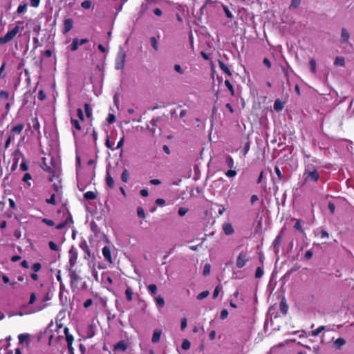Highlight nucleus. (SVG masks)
Returning <instances> with one entry per match:
<instances>
[{
    "label": "nucleus",
    "mask_w": 354,
    "mask_h": 354,
    "mask_svg": "<svg viewBox=\"0 0 354 354\" xmlns=\"http://www.w3.org/2000/svg\"><path fill=\"white\" fill-rule=\"evenodd\" d=\"M41 167L44 171L48 172L50 175L49 177V181L53 182L55 178V169L46 163V158L45 157L41 158Z\"/></svg>",
    "instance_id": "nucleus-4"
},
{
    "label": "nucleus",
    "mask_w": 354,
    "mask_h": 354,
    "mask_svg": "<svg viewBox=\"0 0 354 354\" xmlns=\"http://www.w3.org/2000/svg\"><path fill=\"white\" fill-rule=\"evenodd\" d=\"M84 197L86 200L91 201L97 198V195L92 191L86 192L84 194Z\"/></svg>",
    "instance_id": "nucleus-23"
},
{
    "label": "nucleus",
    "mask_w": 354,
    "mask_h": 354,
    "mask_svg": "<svg viewBox=\"0 0 354 354\" xmlns=\"http://www.w3.org/2000/svg\"><path fill=\"white\" fill-rule=\"evenodd\" d=\"M150 43H151V46L153 48V49L155 50H158V41L156 39V37H151L150 38Z\"/></svg>",
    "instance_id": "nucleus-37"
},
{
    "label": "nucleus",
    "mask_w": 354,
    "mask_h": 354,
    "mask_svg": "<svg viewBox=\"0 0 354 354\" xmlns=\"http://www.w3.org/2000/svg\"><path fill=\"white\" fill-rule=\"evenodd\" d=\"M102 254H103L104 259L107 262H109V263H113L111 253V249H110L109 246L106 245L102 248Z\"/></svg>",
    "instance_id": "nucleus-13"
},
{
    "label": "nucleus",
    "mask_w": 354,
    "mask_h": 354,
    "mask_svg": "<svg viewBox=\"0 0 354 354\" xmlns=\"http://www.w3.org/2000/svg\"><path fill=\"white\" fill-rule=\"evenodd\" d=\"M46 97V95L43 90H40L38 93V99L39 100H44Z\"/></svg>",
    "instance_id": "nucleus-57"
},
{
    "label": "nucleus",
    "mask_w": 354,
    "mask_h": 354,
    "mask_svg": "<svg viewBox=\"0 0 354 354\" xmlns=\"http://www.w3.org/2000/svg\"><path fill=\"white\" fill-rule=\"evenodd\" d=\"M309 64L310 66L311 72L315 74L316 73V62H315V60L313 58L310 59L309 61Z\"/></svg>",
    "instance_id": "nucleus-41"
},
{
    "label": "nucleus",
    "mask_w": 354,
    "mask_h": 354,
    "mask_svg": "<svg viewBox=\"0 0 354 354\" xmlns=\"http://www.w3.org/2000/svg\"><path fill=\"white\" fill-rule=\"evenodd\" d=\"M126 297L128 301H131L133 296V291L130 287H128L125 290Z\"/></svg>",
    "instance_id": "nucleus-39"
},
{
    "label": "nucleus",
    "mask_w": 354,
    "mask_h": 354,
    "mask_svg": "<svg viewBox=\"0 0 354 354\" xmlns=\"http://www.w3.org/2000/svg\"><path fill=\"white\" fill-rule=\"evenodd\" d=\"M162 334V330L159 328H156L153 333L152 337H151V342L153 343H158L160 339V336Z\"/></svg>",
    "instance_id": "nucleus-18"
},
{
    "label": "nucleus",
    "mask_w": 354,
    "mask_h": 354,
    "mask_svg": "<svg viewBox=\"0 0 354 354\" xmlns=\"http://www.w3.org/2000/svg\"><path fill=\"white\" fill-rule=\"evenodd\" d=\"M79 46V39L77 38H74L73 39L72 44L69 46V48L71 51H75L78 49Z\"/></svg>",
    "instance_id": "nucleus-25"
},
{
    "label": "nucleus",
    "mask_w": 354,
    "mask_h": 354,
    "mask_svg": "<svg viewBox=\"0 0 354 354\" xmlns=\"http://www.w3.org/2000/svg\"><path fill=\"white\" fill-rule=\"evenodd\" d=\"M84 110L86 117L91 118L92 117V108L89 104L86 103L84 104Z\"/></svg>",
    "instance_id": "nucleus-30"
},
{
    "label": "nucleus",
    "mask_w": 354,
    "mask_h": 354,
    "mask_svg": "<svg viewBox=\"0 0 354 354\" xmlns=\"http://www.w3.org/2000/svg\"><path fill=\"white\" fill-rule=\"evenodd\" d=\"M237 172L234 169H230L225 172L226 176L228 178H234L236 176Z\"/></svg>",
    "instance_id": "nucleus-43"
},
{
    "label": "nucleus",
    "mask_w": 354,
    "mask_h": 354,
    "mask_svg": "<svg viewBox=\"0 0 354 354\" xmlns=\"http://www.w3.org/2000/svg\"><path fill=\"white\" fill-rule=\"evenodd\" d=\"M223 230L226 235H230L234 232L232 224L225 223L223 225Z\"/></svg>",
    "instance_id": "nucleus-20"
},
{
    "label": "nucleus",
    "mask_w": 354,
    "mask_h": 354,
    "mask_svg": "<svg viewBox=\"0 0 354 354\" xmlns=\"http://www.w3.org/2000/svg\"><path fill=\"white\" fill-rule=\"evenodd\" d=\"M73 27V20L71 18L65 19L63 23L62 33L64 35L68 33L72 30Z\"/></svg>",
    "instance_id": "nucleus-11"
},
{
    "label": "nucleus",
    "mask_w": 354,
    "mask_h": 354,
    "mask_svg": "<svg viewBox=\"0 0 354 354\" xmlns=\"http://www.w3.org/2000/svg\"><path fill=\"white\" fill-rule=\"evenodd\" d=\"M137 214L140 218H145V211L142 207H139L137 208Z\"/></svg>",
    "instance_id": "nucleus-58"
},
{
    "label": "nucleus",
    "mask_w": 354,
    "mask_h": 354,
    "mask_svg": "<svg viewBox=\"0 0 354 354\" xmlns=\"http://www.w3.org/2000/svg\"><path fill=\"white\" fill-rule=\"evenodd\" d=\"M41 264L40 263H35L31 266V270L33 272H38L41 269Z\"/></svg>",
    "instance_id": "nucleus-38"
},
{
    "label": "nucleus",
    "mask_w": 354,
    "mask_h": 354,
    "mask_svg": "<svg viewBox=\"0 0 354 354\" xmlns=\"http://www.w3.org/2000/svg\"><path fill=\"white\" fill-rule=\"evenodd\" d=\"M303 176L306 181L317 182L319 179V174L317 169L310 164L306 165Z\"/></svg>",
    "instance_id": "nucleus-1"
},
{
    "label": "nucleus",
    "mask_w": 354,
    "mask_h": 354,
    "mask_svg": "<svg viewBox=\"0 0 354 354\" xmlns=\"http://www.w3.org/2000/svg\"><path fill=\"white\" fill-rule=\"evenodd\" d=\"M19 31V27L16 26L11 30L8 31L3 37V39L6 43L14 39V37L17 35V34Z\"/></svg>",
    "instance_id": "nucleus-7"
},
{
    "label": "nucleus",
    "mask_w": 354,
    "mask_h": 354,
    "mask_svg": "<svg viewBox=\"0 0 354 354\" xmlns=\"http://www.w3.org/2000/svg\"><path fill=\"white\" fill-rule=\"evenodd\" d=\"M46 201L48 204L55 205L56 204L55 194H53L49 198L46 199Z\"/></svg>",
    "instance_id": "nucleus-49"
},
{
    "label": "nucleus",
    "mask_w": 354,
    "mask_h": 354,
    "mask_svg": "<svg viewBox=\"0 0 354 354\" xmlns=\"http://www.w3.org/2000/svg\"><path fill=\"white\" fill-rule=\"evenodd\" d=\"M250 257L246 252H241L236 260V266L238 268L244 267L249 261Z\"/></svg>",
    "instance_id": "nucleus-3"
},
{
    "label": "nucleus",
    "mask_w": 354,
    "mask_h": 354,
    "mask_svg": "<svg viewBox=\"0 0 354 354\" xmlns=\"http://www.w3.org/2000/svg\"><path fill=\"white\" fill-rule=\"evenodd\" d=\"M64 334L66 336V340L67 342V344H73V336L69 333V330L68 328H64Z\"/></svg>",
    "instance_id": "nucleus-22"
},
{
    "label": "nucleus",
    "mask_w": 354,
    "mask_h": 354,
    "mask_svg": "<svg viewBox=\"0 0 354 354\" xmlns=\"http://www.w3.org/2000/svg\"><path fill=\"white\" fill-rule=\"evenodd\" d=\"M155 301H156V306H158V307L162 308L165 305L164 299L160 296L156 297L155 298Z\"/></svg>",
    "instance_id": "nucleus-33"
},
{
    "label": "nucleus",
    "mask_w": 354,
    "mask_h": 354,
    "mask_svg": "<svg viewBox=\"0 0 354 354\" xmlns=\"http://www.w3.org/2000/svg\"><path fill=\"white\" fill-rule=\"evenodd\" d=\"M36 300V294L35 292H32L30 295L29 304H33Z\"/></svg>",
    "instance_id": "nucleus-60"
},
{
    "label": "nucleus",
    "mask_w": 354,
    "mask_h": 354,
    "mask_svg": "<svg viewBox=\"0 0 354 354\" xmlns=\"http://www.w3.org/2000/svg\"><path fill=\"white\" fill-rule=\"evenodd\" d=\"M23 124H18L12 129V133H20L24 129Z\"/></svg>",
    "instance_id": "nucleus-36"
},
{
    "label": "nucleus",
    "mask_w": 354,
    "mask_h": 354,
    "mask_svg": "<svg viewBox=\"0 0 354 354\" xmlns=\"http://www.w3.org/2000/svg\"><path fill=\"white\" fill-rule=\"evenodd\" d=\"M71 124L72 126L75 128L77 130L80 131L81 130V126L77 120L71 119Z\"/></svg>",
    "instance_id": "nucleus-44"
},
{
    "label": "nucleus",
    "mask_w": 354,
    "mask_h": 354,
    "mask_svg": "<svg viewBox=\"0 0 354 354\" xmlns=\"http://www.w3.org/2000/svg\"><path fill=\"white\" fill-rule=\"evenodd\" d=\"M225 163L227 165V167H230V169L234 167L233 158L229 155L225 156Z\"/></svg>",
    "instance_id": "nucleus-29"
},
{
    "label": "nucleus",
    "mask_w": 354,
    "mask_h": 354,
    "mask_svg": "<svg viewBox=\"0 0 354 354\" xmlns=\"http://www.w3.org/2000/svg\"><path fill=\"white\" fill-rule=\"evenodd\" d=\"M77 117L79 118V119L82 121H84V113H83V111L81 109H77Z\"/></svg>",
    "instance_id": "nucleus-56"
},
{
    "label": "nucleus",
    "mask_w": 354,
    "mask_h": 354,
    "mask_svg": "<svg viewBox=\"0 0 354 354\" xmlns=\"http://www.w3.org/2000/svg\"><path fill=\"white\" fill-rule=\"evenodd\" d=\"M221 288H220L219 286H216L214 290V293H213V298L215 299L218 297L220 291H221Z\"/></svg>",
    "instance_id": "nucleus-64"
},
{
    "label": "nucleus",
    "mask_w": 354,
    "mask_h": 354,
    "mask_svg": "<svg viewBox=\"0 0 354 354\" xmlns=\"http://www.w3.org/2000/svg\"><path fill=\"white\" fill-rule=\"evenodd\" d=\"M191 344L187 339H184L182 344V348L184 350H188L190 348Z\"/></svg>",
    "instance_id": "nucleus-47"
},
{
    "label": "nucleus",
    "mask_w": 354,
    "mask_h": 354,
    "mask_svg": "<svg viewBox=\"0 0 354 354\" xmlns=\"http://www.w3.org/2000/svg\"><path fill=\"white\" fill-rule=\"evenodd\" d=\"M67 214H68V216L66 217V218L64 221L57 224L56 225V229L62 230V229L64 228L68 223H72L73 222V217L68 211H67Z\"/></svg>",
    "instance_id": "nucleus-12"
},
{
    "label": "nucleus",
    "mask_w": 354,
    "mask_h": 354,
    "mask_svg": "<svg viewBox=\"0 0 354 354\" xmlns=\"http://www.w3.org/2000/svg\"><path fill=\"white\" fill-rule=\"evenodd\" d=\"M148 3H142V6H141V8H140V16H142L149 8V6H148Z\"/></svg>",
    "instance_id": "nucleus-50"
},
{
    "label": "nucleus",
    "mask_w": 354,
    "mask_h": 354,
    "mask_svg": "<svg viewBox=\"0 0 354 354\" xmlns=\"http://www.w3.org/2000/svg\"><path fill=\"white\" fill-rule=\"evenodd\" d=\"M71 288H76L80 279L79 275L73 270H70L69 272Z\"/></svg>",
    "instance_id": "nucleus-9"
},
{
    "label": "nucleus",
    "mask_w": 354,
    "mask_h": 354,
    "mask_svg": "<svg viewBox=\"0 0 354 354\" xmlns=\"http://www.w3.org/2000/svg\"><path fill=\"white\" fill-rule=\"evenodd\" d=\"M274 170H275L276 174L277 175L278 178L280 180L283 179V176L282 173L281 172L279 168L278 167H275Z\"/></svg>",
    "instance_id": "nucleus-63"
},
{
    "label": "nucleus",
    "mask_w": 354,
    "mask_h": 354,
    "mask_svg": "<svg viewBox=\"0 0 354 354\" xmlns=\"http://www.w3.org/2000/svg\"><path fill=\"white\" fill-rule=\"evenodd\" d=\"M209 292L207 290L203 291L198 295L197 299L199 300H202L206 298L209 295Z\"/></svg>",
    "instance_id": "nucleus-45"
},
{
    "label": "nucleus",
    "mask_w": 354,
    "mask_h": 354,
    "mask_svg": "<svg viewBox=\"0 0 354 354\" xmlns=\"http://www.w3.org/2000/svg\"><path fill=\"white\" fill-rule=\"evenodd\" d=\"M53 181H55L54 183L53 184V189L57 193H59V192H61L62 188V181L59 179V176L56 175Z\"/></svg>",
    "instance_id": "nucleus-15"
},
{
    "label": "nucleus",
    "mask_w": 354,
    "mask_h": 354,
    "mask_svg": "<svg viewBox=\"0 0 354 354\" xmlns=\"http://www.w3.org/2000/svg\"><path fill=\"white\" fill-rule=\"evenodd\" d=\"M148 290L152 295H155L157 292V287L154 284H150L148 286Z\"/></svg>",
    "instance_id": "nucleus-51"
},
{
    "label": "nucleus",
    "mask_w": 354,
    "mask_h": 354,
    "mask_svg": "<svg viewBox=\"0 0 354 354\" xmlns=\"http://www.w3.org/2000/svg\"><path fill=\"white\" fill-rule=\"evenodd\" d=\"M325 329V326H321L318 327L317 329L312 330L310 334L313 337L317 336L321 332H322Z\"/></svg>",
    "instance_id": "nucleus-34"
},
{
    "label": "nucleus",
    "mask_w": 354,
    "mask_h": 354,
    "mask_svg": "<svg viewBox=\"0 0 354 354\" xmlns=\"http://www.w3.org/2000/svg\"><path fill=\"white\" fill-rule=\"evenodd\" d=\"M147 129L151 133L161 131V121L159 119L151 120L149 124L147 125Z\"/></svg>",
    "instance_id": "nucleus-5"
},
{
    "label": "nucleus",
    "mask_w": 354,
    "mask_h": 354,
    "mask_svg": "<svg viewBox=\"0 0 354 354\" xmlns=\"http://www.w3.org/2000/svg\"><path fill=\"white\" fill-rule=\"evenodd\" d=\"M285 102L280 99H277L274 103V109L277 112H280L284 107Z\"/></svg>",
    "instance_id": "nucleus-19"
},
{
    "label": "nucleus",
    "mask_w": 354,
    "mask_h": 354,
    "mask_svg": "<svg viewBox=\"0 0 354 354\" xmlns=\"http://www.w3.org/2000/svg\"><path fill=\"white\" fill-rule=\"evenodd\" d=\"M106 121L109 123V124H112L115 121V116L114 114L113 113H109L108 115V117L106 118Z\"/></svg>",
    "instance_id": "nucleus-52"
},
{
    "label": "nucleus",
    "mask_w": 354,
    "mask_h": 354,
    "mask_svg": "<svg viewBox=\"0 0 354 354\" xmlns=\"http://www.w3.org/2000/svg\"><path fill=\"white\" fill-rule=\"evenodd\" d=\"M27 7H28V3L26 2H24L23 3L20 4L17 10V14L21 15V14L25 12L27 10Z\"/></svg>",
    "instance_id": "nucleus-28"
},
{
    "label": "nucleus",
    "mask_w": 354,
    "mask_h": 354,
    "mask_svg": "<svg viewBox=\"0 0 354 354\" xmlns=\"http://www.w3.org/2000/svg\"><path fill=\"white\" fill-rule=\"evenodd\" d=\"M12 158L14 162L19 163L21 158L24 160V155L19 149H17L12 153Z\"/></svg>",
    "instance_id": "nucleus-17"
},
{
    "label": "nucleus",
    "mask_w": 354,
    "mask_h": 354,
    "mask_svg": "<svg viewBox=\"0 0 354 354\" xmlns=\"http://www.w3.org/2000/svg\"><path fill=\"white\" fill-rule=\"evenodd\" d=\"M350 35L345 28H342L341 30V41L342 43L346 44L348 42Z\"/></svg>",
    "instance_id": "nucleus-16"
},
{
    "label": "nucleus",
    "mask_w": 354,
    "mask_h": 354,
    "mask_svg": "<svg viewBox=\"0 0 354 354\" xmlns=\"http://www.w3.org/2000/svg\"><path fill=\"white\" fill-rule=\"evenodd\" d=\"M30 121H31V122L28 123L29 126L32 125L33 130L37 131H38V133H39V127L40 126H39V123L37 118V117L32 118Z\"/></svg>",
    "instance_id": "nucleus-21"
},
{
    "label": "nucleus",
    "mask_w": 354,
    "mask_h": 354,
    "mask_svg": "<svg viewBox=\"0 0 354 354\" xmlns=\"http://www.w3.org/2000/svg\"><path fill=\"white\" fill-rule=\"evenodd\" d=\"M188 212V209L187 208H185V207H180L178 209V215L180 216H185Z\"/></svg>",
    "instance_id": "nucleus-53"
},
{
    "label": "nucleus",
    "mask_w": 354,
    "mask_h": 354,
    "mask_svg": "<svg viewBox=\"0 0 354 354\" xmlns=\"http://www.w3.org/2000/svg\"><path fill=\"white\" fill-rule=\"evenodd\" d=\"M129 344L125 340H120L116 343L113 346V350L116 352L124 353L127 351Z\"/></svg>",
    "instance_id": "nucleus-8"
},
{
    "label": "nucleus",
    "mask_w": 354,
    "mask_h": 354,
    "mask_svg": "<svg viewBox=\"0 0 354 354\" xmlns=\"http://www.w3.org/2000/svg\"><path fill=\"white\" fill-rule=\"evenodd\" d=\"M118 175V167H112L111 165H109L106 167V185L112 189L115 186V180L114 178L117 177Z\"/></svg>",
    "instance_id": "nucleus-2"
},
{
    "label": "nucleus",
    "mask_w": 354,
    "mask_h": 354,
    "mask_svg": "<svg viewBox=\"0 0 354 354\" xmlns=\"http://www.w3.org/2000/svg\"><path fill=\"white\" fill-rule=\"evenodd\" d=\"M211 266L209 264H205L203 269V274L207 276L210 272Z\"/></svg>",
    "instance_id": "nucleus-55"
},
{
    "label": "nucleus",
    "mask_w": 354,
    "mask_h": 354,
    "mask_svg": "<svg viewBox=\"0 0 354 354\" xmlns=\"http://www.w3.org/2000/svg\"><path fill=\"white\" fill-rule=\"evenodd\" d=\"M225 85L227 86V88L230 90V93L232 96L234 95V88H233V86L232 85V84L230 83V82L227 80H226L225 81Z\"/></svg>",
    "instance_id": "nucleus-40"
},
{
    "label": "nucleus",
    "mask_w": 354,
    "mask_h": 354,
    "mask_svg": "<svg viewBox=\"0 0 354 354\" xmlns=\"http://www.w3.org/2000/svg\"><path fill=\"white\" fill-rule=\"evenodd\" d=\"M30 335L28 333H22L19 335L18 339L19 344H24L26 340L28 339Z\"/></svg>",
    "instance_id": "nucleus-31"
},
{
    "label": "nucleus",
    "mask_w": 354,
    "mask_h": 354,
    "mask_svg": "<svg viewBox=\"0 0 354 354\" xmlns=\"http://www.w3.org/2000/svg\"><path fill=\"white\" fill-rule=\"evenodd\" d=\"M0 97L1 98H4L6 100H8V97H9V93L8 91H1L0 92Z\"/></svg>",
    "instance_id": "nucleus-62"
},
{
    "label": "nucleus",
    "mask_w": 354,
    "mask_h": 354,
    "mask_svg": "<svg viewBox=\"0 0 354 354\" xmlns=\"http://www.w3.org/2000/svg\"><path fill=\"white\" fill-rule=\"evenodd\" d=\"M300 4L301 0H292L289 6V9H296L300 6Z\"/></svg>",
    "instance_id": "nucleus-35"
},
{
    "label": "nucleus",
    "mask_w": 354,
    "mask_h": 354,
    "mask_svg": "<svg viewBox=\"0 0 354 354\" xmlns=\"http://www.w3.org/2000/svg\"><path fill=\"white\" fill-rule=\"evenodd\" d=\"M91 4L92 3L91 1L86 0L82 3L81 6L84 9H89L91 7Z\"/></svg>",
    "instance_id": "nucleus-46"
},
{
    "label": "nucleus",
    "mask_w": 354,
    "mask_h": 354,
    "mask_svg": "<svg viewBox=\"0 0 354 354\" xmlns=\"http://www.w3.org/2000/svg\"><path fill=\"white\" fill-rule=\"evenodd\" d=\"M126 55L124 52L120 51L118 53L115 59V68L117 70L122 69L124 66Z\"/></svg>",
    "instance_id": "nucleus-6"
},
{
    "label": "nucleus",
    "mask_w": 354,
    "mask_h": 354,
    "mask_svg": "<svg viewBox=\"0 0 354 354\" xmlns=\"http://www.w3.org/2000/svg\"><path fill=\"white\" fill-rule=\"evenodd\" d=\"M263 274V268L261 267H258L256 270L255 272V277L256 278H261Z\"/></svg>",
    "instance_id": "nucleus-48"
},
{
    "label": "nucleus",
    "mask_w": 354,
    "mask_h": 354,
    "mask_svg": "<svg viewBox=\"0 0 354 354\" xmlns=\"http://www.w3.org/2000/svg\"><path fill=\"white\" fill-rule=\"evenodd\" d=\"M20 169L22 171H27L28 169V165H27L25 160H23L22 162L20 165Z\"/></svg>",
    "instance_id": "nucleus-59"
},
{
    "label": "nucleus",
    "mask_w": 354,
    "mask_h": 354,
    "mask_svg": "<svg viewBox=\"0 0 354 354\" xmlns=\"http://www.w3.org/2000/svg\"><path fill=\"white\" fill-rule=\"evenodd\" d=\"M93 304V299H86L84 303V307L85 308H88Z\"/></svg>",
    "instance_id": "nucleus-61"
},
{
    "label": "nucleus",
    "mask_w": 354,
    "mask_h": 354,
    "mask_svg": "<svg viewBox=\"0 0 354 354\" xmlns=\"http://www.w3.org/2000/svg\"><path fill=\"white\" fill-rule=\"evenodd\" d=\"M334 64L336 66H344L345 64L344 58L342 57H336Z\"/></svg>",
    "instance_id": "nucleus-32"
},
{
    "label": "nucleus",
    "mask_w": 354,
    "mask_h": 354,
    "mask_svg": "<svg viewBox=\"0 0 354 354\" xmlns=\"http://www.w3.org/2000/svg\"><path fill=\"white\" fill-rule=\"evenodd\" d=\"M110 139H111V136H110L109 134H106V146L108 148H109V149H112V150H113V149H118V148H120V147L122 145V144H123L124 138H121L120 139L119 142H118V145H117L116 147H114V142H113V143H112V142H111Z\"/></svg>",
    "instance_id": "nucleus-10"
},
{
    "label": "nucleus",
    "mask_w": 354,
    "mask_h": 354,
    "mask_svg": "<svg viewBox=\"0 0 354 354\" xmlns=\"http://www.w3.org/2000/svg\"><path fill=\"white\" fill-rule=\"evenodd\" d=\"M129 178H130V173L127 169H124L121 174V180L124 183H127L128 180H129Z\"/></svg>",
    "instance_id": "nucleus-24"
},
{
    "label": "nucleus",
    "mask_w": 354,
    "mask_h": 354,
    "mask_svg": "<svg viewBox=\"0 0 354 354\" xmlns=\"http://www.w3.org/2000/svg\"><path fill=\"white\" fill-rule=\"evenodd\" d=\"M69 254H70L69 264H70V267H71L70 270H71L72 268H73L75 266V264L77 263V254L75 252L70 250Z\"/></svg>",
    "instance_id": "nucleus-14"
},
{
    "label": "nucleus",
    "mask_w": 354,
    "mask_h": 354,
    "mask_svg": "<svg viewBox=\"0 0 354 354\" xmlns=\"http://www.w3.org/2000/svg\"><path fill=\"white\" fill-rule=\"evenodd\" d=\"M218 65L221 68V69L227 75L231 76L232 73L230 71V69L227 68V66L221 61L218 60Z\"/></svg>",
    "instance_id": "nucleus-26"
},
{
    "label": "nucleus",
    "mask_w": 354,
    "mask_h": 354,
    "mask_svg": "<svg viewBox=\"0 0 354 354\" xmlns=\"http://www.w3.org/2000/svg\"><path fill=\"white\" fill-rule=\"evenodd\" d=\"M346 344V340L344 339V338H342V337H339V338H337L335 342H334V345L335 346L339 349L342 346H343L344 344Z\"/></svg>",
    "instance_id": "nucleus-27"
},
{
    "label": "nucleus",
    "mask_w": 354,
    "mask_h": 354,
    "mask_svg": "<svg viewBox=\"0 0 354 354\" xmlns=\"http://www.w3.org/2000/svg\"><path fill=\"white\" fill-rule=\"evenodd\" d=\"M41 222L46 224L48 226H53L55 225V223L53 220L48 219V218H43L41 220Z\"/></svg>",
    "instance_id": "nucleus-54"
},
{
    "label": "nucleus",
    "mask_w": 354,
    "mask_h": 354,
    "mask_svg": "<svg viewBox=\"0 0 354 354\" xmlns=\"http://www.w3.org/2000/svg\"><path fill=\"white\" fill-rule=\"evenodd\" d=\"M48 246H49L50 249L53 251L57 252L59 250L58 245L53 241H50L48 243Z\"/></svg>",
    "instance_id": "nucleus-42"
}]
</instances>
